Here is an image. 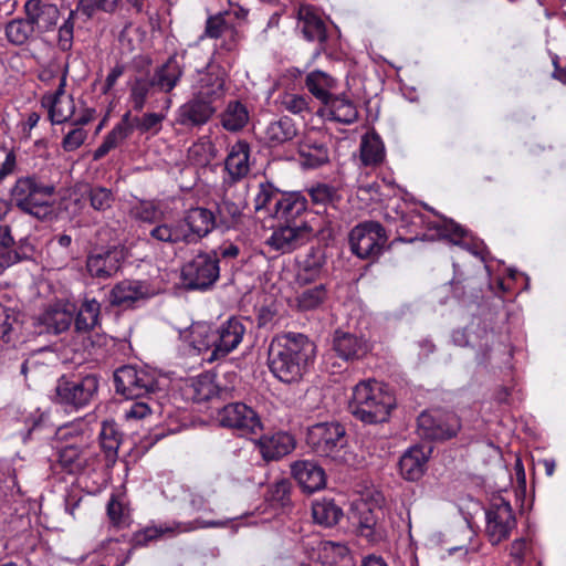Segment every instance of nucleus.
I'll use <instances>...</instances> for the list:
<instances>
[{"label": "nucleus", "mask_w": 566, "mask_h": 566, "mask_svg": "<svg viewBox=\"0 0 566 566\" xmlns=\"http://www.w3.org/2000/svg\"><path fill=\"white\" fill-rule=\"evenodd\" d=\"M316 345L302 333H282L272 338L268 349V366L284 384L298 382L313 365Z\"/></svg>", "instance_id": "f257e3e1"}, {"label": "nucleus", "mask_w": 566, "mask_h": 566, "mask_svg": "<svg viewBox=\"0 0 566 566\" xmlns=\"http://www.w3.org/2000/svg\"><path fill=\"white\" fill-rule=\"evenodd\" d=\"M226 72L219 65H209L200 73L197 91L182 104L177 113L178 124L187 127H201L217 113L226 95Z\"/></svg>", "instance_id": "f03ea898"}, {"label": "nucleus", "mask_w": 566, "mask_h": 566, "mask_svg": "<svg viewBox=\"0 0 566 566\" xmlns=\"http://www.w3.org/2000/svg\"><path fill=\"white\" fill-rule=\"evenodd\" d=\"M348 407L357 420L377 424L388 421L396 398L385 385L374 379L361 380L353 388Z\"/></svg>", "instance_id": "7ed1b4c3"}, {"label": "nucleus", "mask_w": 566, "mask_h": 566, "mask_svg": "<svg viewBox=\"0 0 566 566\" xmlns=\"http://www.w3.org/2000/svg\"><path fill=\"white\" fill-rule=\"evenodd\" d=\"M99 376L95 373L63 375L56 381L53 401L66 411L81 410L98 395Z\"/></svg>", "instance_id": "20e7f679"}, {"label": "nucleus", "mask_w": 566, "mask_h": 566, "mask_svg": "<svg viewBox=\"0 0 566 566\" xmlns=\"http://www.w3.org/2000/svg\"><path fill=\"white\" fill-rule=\"evenodd\" d=\"M54 193L55 187L52 184L31 175L15 180L10 190V200L21 211L42 218L48 214Z\"/></svg>", "instance_id": "39448f33"}, {"label": "nucleus", "mask_w": 566, "mask_h": 566, "mask_svg": "<svg viewBox=\"0 0 566 566\" xmlns=\"http://www.w3.org/2000/svg\"><path fill=\"white\" fill-rule=\"evenodd\" d=\"M388 511L376 501L360 500L352 505L348 520L358 537L378 545L388 536Z\"/></svg>", "instance_id": "423d86ee"}, {"label": "nucleus", "mask_w": 566, "mask_h": 566, "mask_svg": "<svg viewBox=\"0 0 566 566\" xmlns=\"http://www.w3.org/2000/svg\"><path fill=\"white\" fill-rule=\"evenodd\" d=\"M462 428L461 418L452 410L431 408L417 418V433L432 442H444L458 436Z\"/></svg>", "instance_id": "0eeeda50"}, {"label": "nucleus", "mask_w": 566, "mask_h": 566, "mask_svg": "<svg viewBox=\"0 0 566 566\" xmlns=\"http://www.w3.org/2000/svg\"><path fill=\"white\" fill-rule=\"evenodd\" d=\"M220 260L212 252H199L181 268V283L187 291H207L220 276Z\"/></svg>", "instance_id": "6e6552de"}, {"label": "nucleus", "mask_w": 566, "mask_h": 566, "mask_svg": "<svg viewBox=\"0 0 566 566\" xmlns=\"http://www.w3.org/2000/svg\"><path fill=\"white\" fill-rule=\"evenodd\" d=\"M348 242L356 256L375 261L384 252L388 234L380 222L368 220L359 222L350 230Z\"/></svg>", "instance_id": "1a4fd4ad"}, {"label": "nucleus", "mask_w": 566, "mask_h": 566, "mask_svg": "<svg viewBox=\"0 0 566 566\" xmlns=\"http://www.w3.org/2000/svg\"><path fill=\"white\" fill-rule=\"evenodd\" d=\"M347 443L346 429L337 421L318 422L307 428L306 444L321 457H334Z\"/></svg>", "instance_id": "9d476101"}, {"label": "nucleus", "mask_w": 566, "mask_h": 566, "mask_svg": "<svg viewBox=\"0 0 566 566\" xmlns=\"http://www.w3.org/2000/svg\"><path fill=\"white\" fill-rule=\"evenodd\" d=\"M114 386L116 394L126 399H150L149 395L157 389V381L149 371L126 365L115 370Z\"/></svg>", "instance_id": "9b49d317"}, {"label": "nucleus", "mask_w": 566, "mask_h": 566, "mask_svg": "<svg viewBox=\"0 0 566 566\" xmlns=\"http://www.w3.org/2000/svg\"><path fill=\"white\" fill-rule=\"evenodd\" d=\"M217 419L221 427L238 432L241 437L262 432L263 423L258 412L244 402H229L218 408Z\"/></svg>", "instance_id": "f8f14e48"}, {"label": "nucleus", "mask_w": 566, "mask_h": 566, "mask_svg": "<svg viewBox=\"0 0 566 566\" xmlns=\"http://www.w3.org/2000/svg\"><path fill=\"white\" fill-rule=\"evenodd\" d=\"M124 260L125 252L120 245L96 247L88 252L85 268L92 279L106 281L117 274Z\"/></svg>", "instance_id": "ddd939ff"}, {"label": "nucleus", "mask_w": 566, "mask_h": 566, "mask_svg": "<svg viewBox=\"0 0 566 566\" xmlns=\"http://www.w3.org/2000/svg\"><path fill=\"white\" fill-rule=\"evenodd\" d=\"M516 526V518L509 501L496 496L486 511V534L492 545L507 539Z\"/></svg>", "instance_id": "4468645a"}, {"label": "nucleus", "mask_w": 566, "mask_h": 566, "mask_svg": "<svg viewBox=\"0 0 566 566\" xmlns=\"http://www.w3.org/2000/svg\"><path fill=\"white\" fill-rule=\"evenodd\" d=\"M217 522H208L200 518H196L189 522H167L158 526H148L142 531L135 532L130 542L133 548L146 546L149 542L157 539L161 536L169 535L175 536L181 533H189L198 528H206L217 526Z\"/></svg>", "instance_id": "2eb2a0df"}, {"label": "nucleus", "mask_w": 566, "mask_h": 566, "mask_svg": "<svg viewBox=\"0 0 566 566\" xmlns=\"http://www.w3.org/2000/svg\"><path fill=\"white\" fill-rule=\"evenodd\" d=\"M182 226L185 244H196L207 237L213 229L218 228L216 214L203 207H195L185 211L184 217L178 219Z\"/></svg>", "instance_id": "dca6fc26"}, {"label": "nucleus", "mask_w": 566, "mask_h": 566, "mask_svg": "<svg viewBox=\"0 0 566 566\" xmlns=\"http://www.w3.org/2000/svg\"><path fill=\"white\" fill-rule=\"evenodd\" d=\"M247 332L245 324L242 318L232 316L216 327V348L211 355L205 357L209 363L227 357L242 342Z\"/></svg>", "instance_id": "f3484780"}, {"label": "nucleus", "mask_w": 566, "mask_h": 566, "mask_svg": "<svg viewBox=\"0 0 566 566\" xmlns=\"http://www.w3.org/2000/svg\"><path fill=\"white\" fill-rule=\"evenodd\" d=\"M331 350L348 366L363 360L371 350V346L364 336L337 329L333 335Z\"/></svg>", "instance_id": "a211bd4d"}, {"label": "nucleus", "mask_w": 566, "mask_h": 566, "mask_svg": "<svg viewBox=\"0 0 566 566\" xmlns=\"http://www.w3.org/2000/svg\"><path fill=\"white\" fill-rule=\"evenodd\" d=\"M155 295L151 285L147 281L123 280L116 283L109 291L111 305L122 308H133L139 301H145Z\"/></svg>", "instance_id": "6ab92c4d"}, {"label": "nucleus", "mask_w": 566, "mask_h": 566, "mask_svg": "<svg viewBox=\"0 0 566 566\" xmlns=\"http://www.w3.org/2000/svg\"><path fill=\"white\" fill-rule=\"evenodd\" d=\"M313 228L307 223L302 226H282L276 228L271 237L266 240V244L274 251L291 253L298 249L308 240Z\"/></svg>", "instance_id": "aec40b11"}, {"label": "nucleus", "mask_w": 566, "mask_h": 566, "mask_svg": "<svg viewBox=\"0 0 566 566\" xmlns=\"http://www.w3.org/2000/svg\"><path fill=\"white\" fill-rule=\"evenodd\" d=\"M65 77L59 83L54 92L43 94L41 104L48 109L49 119L53 125L69 122L75 113V103L72 95L65 99Z\"/></svg>", "instance_id": "412c9836"}, {"label": "nucleus", "mask_w": 566, "mask_h": 566, "mask_svg": "<svg viewBox=\"0 0 566 566\" xmlns=\"http://www.w3.org/2000/svg\"><path fill=\"white\" fill-rule=\"evenodd\" d=\"M232 389L221 387L210 374H201L192 378L185 388L188 399L201 403L213 399L226 400L231 396Z\"/></svg>", "instance_id": "4be33fe9"}, {"label": "nucleus", "mask_w": 566, "mask_h": 566, "mask_svg": "<svg viewBox=\"0 0 566 566\" xmlns=\"http://www.w3.org/2000/svg\"><path fill=\"white\" fill-rule=\"evenodd\" d=\"M23 10L38 35L53 30L60 18L59 8L43 0H28Z\"/></svg>", "instance_id": "5701e85b"}, {"label": "nucleus", "mask_w": 566, "mask_h": 566, "mask_svg": "<svg viewBox=\"0 0 566 566\" xmlns=\"http://www.w3.org/2000/svg\"><path fill=\"white\" fill-rule=\"evenodd\" d=\"M56 463L60 469L69 474L82 473L90 460V452L86 441H80L77 444H57Z\"/></svg>", "instance_id": "b1692460"}, {"label": "nucleus", "mask_w": 566, "mask_h": 566, "mask_svg": "<svg viewBox=\"0 0 566 566\" xmlns=\"http://www.w3.org/2000/svg\"><path fill=\"white\" fill-rule=\"evenodd\" d=\"M230 14L227 11L209 15L206 21L205 36L210 39L224 38L221 49L231 52L237 49L240 34L234 24L228 20Z\"/></svg>", "instance_id": "393cba45"}, {"label": "nucleus", "mask_w": 566, "mask_h": 566, "mask_svg": "<svg viewBox=\"0 0 566 566\" xmlns=\"http://www.w3.org/2000/svg\"><path fill=\"white\" fill-rule=\"evenodd\" d=\"M291 474L307 493L322 490L326 484L324 469L312 460H298L291 464Z\"/></svg>", "instance_id": "a878e982"}, {"label": "nucleus", "mask_w": 566, "mask_h": 566, "mask_svg": "<svg viewBox=\"0 0 566 566\" xmlns=\"http://www.w3.org/2000/svg\"><path fill=\"white\" fill-rule=\"evenodd\" d=\"M298 28L307 41L317 42L319 49H325L327 41L326 23L314 6L303 4L300 7Z\"/></svg>", "instance_id": "bb28decb"}, {"label": "nucleus", "mask_w": 566, "mask_h": 566, "mask_svg": "<svg viewBox=\"0 0 566 566\" xmlns=\"http://www.w3.org/2000/svg\"><path fill=\"white\" fill-rule=\"evenodd\" d=\"M251 147L250 144L240 139L231 147L224 160V169L228 172L229 184H235L248 176L250 172V158Z\"/></svg>", "instance_id": "cd10ccee"}, {"label": "nucleus", "mask_w": 566, "mask_h": 566, "mask_svg": "<svg viewBox=\"0 0 566 566\" xmlns=\"http://www.w3.org/2000/svg\"><path fill=\"white\" fill-rule=\"evenodd\" d=\"M258 447L262 458L266 461H277L290 454L296 447L295 438L284 431L272 436H262L258 440Z\"/></svg>", "instance_id": "c85d7f7f"}, {"label": "nucleus", "mask_w": 566, "mask_h": 566, "mask_svg": "<svg viewBox=\"0 0 566 566\" xmlns=\"http://www.w3.org/2000/svg\"><path fill=\"white\" fill-rule=\"evenodd\" d=\"M248 207V202L244 198H231L223 196V198L217 203V224L218 228L222 229H235L243 223L244 213L243 211Z\"/></svg>", "instance_id": "c756f323"}, {"label": "nucleus", "mask_w": 566, "mask_h": 566, "mask_svg": "<svg viewBox=\"0 0 566 566\" xmlns=\"http://www.w3.org/2000/svg\"><path fill=\"white\" fill-rule=\"evenodd\" d=\"M308 209L307 196L302 191H282L274 209V218L291 222Z\"/></svg>", "instance_id": "7c9ffc66"}, {"label": "nucleus", "mask_w": 566, "mask_h": 566, "mask_svg": "<svg viewBox=\"0 0 566 566\" xmlns=\"http://www.w3.org/2000/svg\"><path fill=\"white\" fill-rule=\"evenodd\" d=\"M133 133L130 111H127L113 129L107 133L103 143L94 150L93 159L99 160L104 158L112 149L116 148L124 140L130 137Z\"/></svg>", "instance_id": "2f4dec72"}, {"label": "nucleus", "mask_w": 566, "mask_h": 566, "mask_svg": "<svg viewBox=\"0 0 566 566\" xmlns=\"http://www.w3.org/2000/svg\"><path fill=\"white\" fill-rule=\"evenodd\" d=\"M296 135L294 120L289 116H282L266 125L263 139L269 147H277L293 140Z\"/></svg>", "instance_id": "473e14b6"}, {"label": "nucleus", "mask_w": 566, "mask_h": 566, "mask_svg": "<svg viewBox=\"0 0 566 566\" xmlns=\"http://www.w3.org/2000/svg\"><path fill=\"white\" fill-rule=\"evenodd\" d=\"M182 74L184 65L177 55H172L155 70L151 78L160 92L169 93L177 86Z\"/></svg>", "instance_id": "72a5a7b5"}, {"label": "nucleus", "mask_w": 566, "mask_h": 566, "mask_svg": "<svg viewBox=\"0 0 566 566\" xmlns=\"http://www.w3.org/2000/svg\"><path fill=\"white\" fill-rule=\"evenodd\" d=\"M428 457L420 446L409 448L400 458L399 470L403 479L418 481L426 471Z\"/></svg>", "instance_id": "f704fd0d"}, {"label": "nucleus", "mask_w": 566, "mask_h": 566, "mask_svg": "<svg viewBox=\"0 0 566 566\" xmlns=\"http://www.w3.org/2000/svg\"><path fill=\"white\" fill-rule=\"evenodd\" d=\"M98 440L107 465H113L118 458V449L123 442V433L114 420L102 422Z\"/></svg>", "instance_id": "c9c22d12"}, {"label": "nucleus", "mask_w": 566, "mask_h": 566, "mask_svg": "<svg viewBox=\"0 0 566 566\" xmlns=\"http://www.w3.org/2000/svg\"><path fill=\"white\" fill-rule=\"evenodd\" d=\"M301 164L315 169L329 161V151L325 143L307 137L298 147Z\"/></svg>", "instance_id": "e433bc0d"}, {"label": "nucleus", "mask_w": 566, "mask_h": 566, "mask_svg": "<svg viewBox=\"0 0 566 566\" xmlns=\"http://www.w3.org/2000/svg\"><path fill=\"white\" fill-rule=\"evenodd\" d=\"M305 86L323 104L334 97V90L337 87V80L329 74L315 70L310 72L305 78Z\"/></svg>", "instance_id": "4c0bfd02"}, {"label": "nucleus", "mask_w": 566, "mask_h": 566, "mask_svg": "<svg viewBox=\"0 0 566 566\" xmlns=\"http://www.w3.org/2000/svg\"><path fill=\"white\" fill-rule=\"evenodd\" d=\"M312 516L316 524L333 527L343 518L344 513L334 499L323 497L312 503Z\"/></svg>", "instance_id": "58836bf2"}, {"label": "nucleus", "mask_w": 566, "mask_h": 566, "mask_svg": "<svg viewBox=\"0 0 566 566\" xmlns=\"http://www.w3.org/2000/svg\"><path fill=\"white\" fill-rule=\"evenodd\" d=\"M185 234L179 220L155 224L147 233V240L169 245L185 244Z\"/></svg>", "instance_id": "ea45409f"}, {"label": "nucleus", "mask_w": 566, "mask_h": 566, "mask_svg": "<svg viewBox=\"0 0 566 566\" xmlns=\"http://www.w3.org/2000/svg\"><path fill=\"white\" fill-rule=\"evenodd\" d=\"M250 119L248 107L242 102L230 101L221 114V125L228 132L242 130Z\"/></svg>", "instance_id": "a19ab883"}, {"label": "nucleus", "mask_w": 566, "mask_h": 566, "mask_svg": "<svg viewBox=\"0 0 566 566\" xmlns=\"http://www.w3.org/2000/svg\"><path fill=\"white\" fill-rule=\"evenodd\" d=\"M7 41L14 46H22L35 40L38 34L28 18H15L4 27Z\"/></svg>", "instance_id": "79ce46f5"}, {"label": "nucleus", "mask_w": 566, "mask_h": 566, "mask_svg": "<svg viewBox=\"0 0 566 566\" xmlns=\"http://www.w3.org/2000/svg\"><path fill=\"white\" fill-rule=\"evenodd\" d=\"M324 105L328 106L332 119L338 123L348 125L358 119V111L355 104L344 94H336Z\"/></svg>", "instance_id": "37998d69"}, {"label": "nucleus", "mask_w": 566, "mask_h": 566, "mask_svg": "<svg viewBox=\"0 0 566 566\" xmlns=\"http://www.w3.org/2000/svg\"><path fill=\"white\" fill-rule=\"evenodd\" d=\"M281 193L282 190L275 187L273 182L269 180L260 182L254 198L255 212L263 211L266 216L274 218V209Z\"/></svg>", "instance_id": "c03bdc74"}, {"label": "nucleus", "mask_w": 566, "mask_h": 566, "mask_svg": "<svg viewBox=\"0 0 566 566\" xmlns=\"http://www.w3.org/2000/svg\"><path fill=\"white\" fill-rule=\"evenodd\" d=\"M385 159V146L376 133L365 135L360 143V160L364 166H378Z\"/></svg>", "instance_id": "a18cd8bd"}, {"label": "nucleus", "mask_w": 566, "mask_h": 566, "mask_svg": "<svg viewBox=\"0 0 566 566\" xmlns=\"http://www.w3.org/2000/svg\"><path fill=\"white\" fill-rule=\"evenodd\" d=\"M190 343L199 353L203 352L206 357L211 355L216 348V328L206 323L192 324L189 332Z\"/></svg>", "instance_id": "49530a36"}, {"label": "nucleus", "mask_w": 566, "mask_h": 566, "mask_svg": "<svg viewBox=\"0 0 566 566\" xmlns=\"http://www.w3.org/2000/svg\"><path fill=\"white\" fill-rule=\"evenodd\" d=\"M22 247L18 245L11 234V228L0 226V263L11 266L24 258Z\"/></svg>", "instance_id": "de8ad7c7"}, {"label": "nucleus", "mask_w": 566, "mask_h": 566, "mask_svg": "<svg viewBox=\"0 0 566 566\" xmlns=\"http://www.w3.org/2000/svg\"><path fill=\"white\" fill-rule=\"evenodd\" d=\"M101 304L95 300H85L74 319L77 332L87 333L94 329L99 323Z\"/></svg>", "instance_id": "09e8293b"}, {"label": "nucleus", "mask_w": 566, "mask_h": 566, "mask_svg": "<svg viewBox=\"0 0 566 566\" xmlns=\"http://www.w3.org/2000/svg\"><path fill=\"white\" fill-rule=\"evenodd\" d=\"M73 321L72 314L59 307L46 310L41 316V323L48 333L61 334L69 329Z\"/></svg>", "instance_id": "8fccbe9b"}, {"label": "nucleus", "mask_w": 566, "mask_h": 566, "mask_svg": "<svg viewBox=\"0 0 566 566\" xmlns=\"http://www.w3.org/2000/svg\"><path fill=\"white\" fill-rule=\"evenodd\" d=\"M327 289L324 284H318L306 289L297 294V308L302 312H308L318 308L327 300Z\"/></svg>", "instance_id": "3c124183"}, {"label": "nucleus", "mask_w": 566, "mask_h": 566, "mask_svg": "<svg viewBox=\"0 0 566 566\" xmlns=\"http://www.w3.org/2000/svg\"><path fill=\"white\" fill-rule=\"evenodd\" d=\"M157 88L151 76L136 77L130 87L129 99L136 112L143 111L151 90Z\"/></svg>", "instance_id": "603ef678"}, {"label": "nucleus", "mask_w": 566, "mask_h": 566, "mask_svg": "<svg viewBox=\"0 0 566 566\" xmlns=\"http://www.w3.org/2000/svg\"><path fill=\"white\" fill-rule=\"evenodd\" d=\"M311 202L315 207L326 208L328 205L339 200V195L334 186L318 182L306 189Z\"/></svg>", "instance_id": "864d4df0"}, {"label": "nucleus", "mask_w": 566, "mask_h": 566, "mask_svg": "<svg viewBox=\"0 0 566 566\" xmlns=\"http://www.w3.org/2000/svg\"><path fill=\"white\" fill-rule=\"evenodd\" d=\"M107 516L116 527H124L129 523V509L124 502V496L112 494L107 503Z\"/></svg>", "instance_id": "5fc2aeb1"}, {"label": "nucleus", "mask_w": 566, "mask_h": 566, "mask_svg": "<svg viewBox=\"0 0 566 566\" xmlns=\"http://www.w3.org/2000/svg\"><path fill=\"white\" fill-rule=\"evenodd\" d=\"M86 198L91 207L98 212H104L112 208L115 196L108 188L102 186H92L86 191Z\"/></svg>", "instance_id": "6e6d98bb"}, {"label": "nucleus", "mask_w": 566, "mask_h": 566, "mask_svg": "<svg viewBox=\"0 0 566 566\" xmlns=\"http://www.w3.org/2000/svg\"><path fill=\"white\" fill-rule=\"evenodd\" d=\"M164 119L165 115L160 113H146L142 117L133 116L130 114L133 132L137 129L140 134L158 133Z\"/></svg>", "instance_id": "4d7b16f0"}, {"label": "nucleus", "mask_w": 566, "mask_h": 566, "mask_svg": "<svg viewBox=\"0 0 566 566\" xmlns=\"http://www.w3.org/2000/svg\"><path fill=\"white\" fill-rule=\"evenodd\" d=\"M69 64H62L57 60H51L44 66L41 67L38 78L44 83L50 84L53 80L59 78V83L63 77L67 78Z\"/></svg>", "instance_id": "13d9d810"}, {"label": "nucleus", "mask_w": 566, "mask_h": 566, "mask_svg": "<svg viewBox=\"0 0 566 566\" xmlns=\"http://www.w3.org/2000/svg\"><path fill=\"white\" fill-rule=\"evenodd\" d=\"M119 0H80L77 10L87 18H92L96 11L113 12Z\"/></svg>", "instance_id": "bf43d9fd"}, {"label": "nucleus", "mask_w": 566, "mask_h": 566, "mask_svg": "<svg viewBox=\"0 0 566 566\" xmlns=\"http://www.w3.org/2000/svg\"><path fill=\"white\" fill-rule=\"evenodd\" d=\"M132 213L136 220L146 222L149 224L155 223L161 216V211L158 206L153 201H142L135 206Z\"/></svg>", "instance_id": "052dcab7"}, {"label": "nucleus", "mask_w": 566, "mask_h": 566, "mask_svg": "<svg viewBox=\"0 0 566 566\" xmlns=\"http://www.w3.org/2000/svg\"><path fill=\"white\" fill-rule=\"evenodd\" d=\"M15 325H18L17 317L8 307L0 304V339L4 343L11 342L12 336L17 334Z\"/></svg>", "instance_id": "680f3d73"}, {"label": "nucleus", "mask_w": 566, "mask_h": 566, "mask_svg": "<svg viewBox=\"0 0 566 566\" xmlns=\"http://www.w3.org/2000/svg\"><path fill=\"white\" fill-rule=\"evenodd\" d=\"M475 335L481 338L479 343V349L476 352L478 364H486L490 359L491 345L493 343L494 334L492 331L486 328H478Z\"/></svg>", "instance_id": "e2e57ef3"}, {"label": "nucleus", "mask_w": 566, "mask_h": 566, "mask_svg": "<svg viewBox=\"0 0 566 566\" xmlns=\"http://www.w3.org/2000/svg\"><path fill=\"white\" fill-rule=\"evenodd\" d=\"M87 138V132L83 127L74 126L62 139L64 151L71 153L80 148Z\"/></svg>", "instance_id": "0e129e2a"}, {"label": "nucleus", "mask_w": 566, "mask_h": 566, "mask_svg": "<svg viewBox=\"0 0 566 566\" xmlns=\"http://www.w3.org/2000/svg\"><path fill=\"white\" fill-rule=\"evenodd\" d=\"M128 408L125 409V419L127 420H142L153 412L155 401L147 399V401L135 399Z\"/></svg>", "instance_id": "69168bd1"}, {"label": "nucleus", "mask_w": 566, "mask_h": 566, "mask_svg": "<svg viewBox=\"0 0 566 566\" xmlns=\"http://www.w3.org/2000/svg\"><path fill=\"white\" fill-rule=\"evenodd\" d=\"M357 198L366 205L381 199V185L378 181L360 182L356 190Z\"/></svg>", "instance_id": "338daca9"}, {"label": "nucleus", "mask_w": 566, "mask_h": 566, "mask_svg": "<svg viewBox=\"0 0 566 566\" xmlns=\"http://www.w3.org/2000/svg\"><path fill=\"white\" fill-rule=\"evenodd\" d=\"M437 230L442 237L457 244L467 235V230L453 220H443Z\"/></svg>", "instance_id": "774afa93"}]
</instances>
